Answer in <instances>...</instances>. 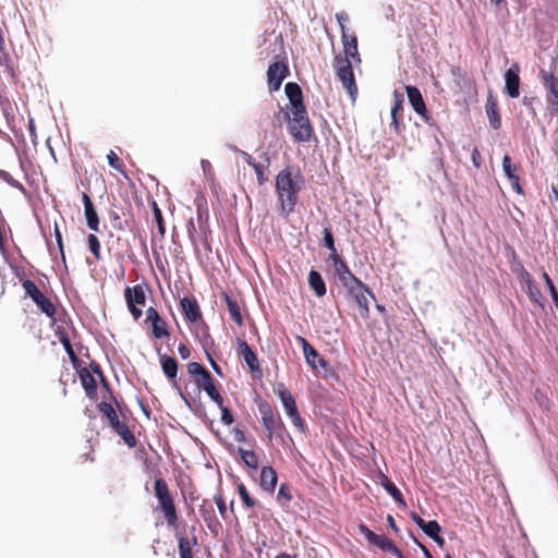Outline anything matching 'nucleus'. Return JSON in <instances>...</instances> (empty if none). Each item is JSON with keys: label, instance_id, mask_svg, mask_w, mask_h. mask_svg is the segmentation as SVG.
Returning a JSON list of instances; mask_svg holds the SVG:
<instances>
[{"label": "nucleus", "instance_id": "1", "mask_svg": "<svg viewBox=\"0 0 558 558\" xmlns=\"http://www.w3.org/2000/svg\"><path fill=\"white\" fill-rule=\"evenodd\" d=\"M289 99L287 110L283 112L288 121V130L296 143H307L314 136V128L307 114L303 100V93L299 84L289 82L284 86Z\"/></svg>", "mask_w": 558, "mask_h": 558}, {"label": "nucleus", "instance_id": "2", "mask_svg": "<svg viewBox=\"0 0 558 558\" xmlns=\"http://www.w3.org/2000/svg\"><path fill=\"white\" fill-rule=\"evenodd\" d=\"M305 187V178L296 166H287L276 175L275 192L278 197L279 214L287 218L299 202V195Z\"/></svg>", "mask_w": 558, "mask_h": 558}, {"label": "nucleus", "instance_id": "3", "mask_svg": "<svg viewBox=\"0 0 558 558\" xmlns=\"http://www.w3.org/2000/svg\"><path fill=\"white\" fill-rule=\"evenodd\" d=\"M154 493L158 501V508L162 512L168 526H177L179 519L177 506L174 498L170 493L168 483L163 477H158L155 480Z\"/></svg>", "mask_w": 558, "mask_h": 558}, {"label": "nucleus", "instance_id": "4", "mask_svg": "<svg viewBox=\"0 0 558 558\" xmlns=\"http://www.w3.org/2000/svg\"><path fill=\"white\" fill-rule=\"evenodd\" d=\"M335 69L342 86L348 90L350 98L354 101L357 95V85L355 82L352 62L342 56L335 57Z\"/></svg>", "mask_w": 558, "mask_h": 558}, {"label": "nucleus", "instance_id": "5", "mask_svg": "<svg viewBox=\"0 0 558 558\" xmlns=\"http://www.w3.org/2000/svg\"><path fill=\"white\" fill-rule=\"evenodd\" d=\"M347 290V293L351 300L354 301L356 306L359 307L360 315L363 318H368L369 316V304L367 300V295L375 299L374 293L371 289L363 283L360 279H356L355 282L349 283L343 287Z\"/></svg>", "mask_w": 558, "mask_h": 558}, {"label": "nucleus", "instance_id": "6", "mask_svg": "<svg viewBox=\"0 0 558 558\" xmlns=\"http://www.w3.org/2000/svg\"><path fill=\"white\" fill-rule=\"evenodd\" d=\"M22 286L26 294L34 301V303L49 317L56 314L53 303L39 290L36 283L29 279H25Z\"/></svg>", "mask_w": 558, "mask_h": 558}, {"label": "nucleus", "instance_id": "7", "mask_svg": "<svg viewBox=\"0 0 558 558\" xmlns=\"http://www.w3.org/2000/svg\"><path fill=\"white\" fill-rule=\"evenodd\" d=\"M124 298L133 318L137 320L142 316V310L137 305L144 306L146 303V294L142 284L128 287L124 290Z\"/></svg>", "mask_w": 558, "mask_h": 558}, {"label": "nucleus", "instance_id": "8", "mask_svg": "<svg viewBox=\"0 0 558 558\" xmlns=\"http://www.w3.org/2000/svg\"><path fill=\"white\" fill-rule=\"evenodd\" d=\"M360 531L364 534L368 543L377 546L378 548L391 553L396 556H401L400 549L393 544V542L386 535L376 534L369 530L365 524L360 525Z\"/></svg>", "mask_w": 558, "mask_h": 558}, {"label": "nucleus", "instance_id": "9", "mask_svg": "<svg viewBox=\"0 0 558 558\" xmlns=\"http://www.w3.org/2000/svg\"><path fill=\"white\" fill-rule=\"evenodd\" d=\"M333 267L335 276L338 278L342 287L355 282L359 279L352 274L345 260L339 254H329L327 259Z\"/></svg>", "mask_w": 558, "mask_h": 558}, {"label": "nucleus", "instance_id": "10", "mask_svg": "<svg viewBox=\"0 0 558 558\" xmlns=\"http://www.w3.org/2000/svg\"><path fill=\"white\" fill-rule=\"evenodd\" d=\"M289 75V66L284 61L272 62L267 70V83L271 92L278 90Z\"/></svg>", "mask_w": 558, "mask_h": 558}, {"label": "nucleus", "instance_id": "11", "mask_svg": "<svg viewBox=\"0 0 558 558\" xmlns=\"http://www.w3.org/2000/svg\"><path fill=\"white\" fill-rule=\"evenodd\" d=\"M278 395L283 404L286 413L291 418L293 425L303 428V420L299 413L295 400L292 395L283 386L278 389Z\"/></svg>", "mask_w": 558, "mask_h": 558}, {"label": "nucleus", "instance_id": "12", "mask_svg": "<svg viewBox=\"0 0 558 558\" xmlns=\"http://www.w3.org/2000/svg\"><path fill=\"white\" fill-rule=\"evenodd\" d=\"M199 513L210 533L217 536L222 525L216 515L213 504L208 499H204L199 505Z\"/></svg>", "mask_w": 558, "mask_h": 558}, {"label": "nucleus", "instance_id": "13", "mask_svg": "<svg viewBox=\"0 0 558 558\" xmlns=\"http://www.w3.org/2000/svg\"><path fill=\"white\" fill-rule=\"evenodd\" d=\"M238 356L243 360L252 373H260V365L256 353L243 339H238Z\"/></svg>", "mask_w": 558, "mask_h": 558}, {"label": "nucleus", "instance_id": "14", "mask_svg": "<svg viewBox=\"0 0 558 558\" xmlns=\"http://www.w3.org/2000/svg\"><path fill=\"white\" fill-rule=\"evenodd\" d=\"M393 106L391 108V126L396 134H401L404 130V124L402 122L403 116V95L398 93L397 90L393 93Z\"/></svg>", "mask_w": 558, "mask_h": 558}, {"label": "nucleus", "instance_id": "15", "mask_svg": "<svg viewBox=\"0 0 558 558\" xmlns=\"http://www.w3.org/2000/svg\"><path fill=\"white\" fill-rule=\"evenodd\" d=\"M520 65L514 62L505 73L506 90L509 97L517 98L520 95Z\"/></svg>", "mask_w": 558, "mask_h": 558}, {"label": "nucleus", "instance_id": "16", "mask_svg": "<svg viewBox=\"0 0 558 558\" xmlns=\"http://www.w3.org/2000/svg\"><path fill=\"white\" fill-rule=\"evenodd\" d=\"M180 306L186 320L191 323L203 320L199 305L194 296L181 299Z\"/></svg>", "mask_w": 558, "mask_h": 558}, {"label": "nucleus", "instance_id": "17", "mask_svg": "<svg viewBox=\"0 0 558 558\" xmlns=\"http://www.w3.org/2000/svg\"><path fill=\"white\" fill-rule=\"evenodd\" d=\"M405 93L409 99L410 105L413 110L420 114L422 118L427 119V108L425 106L423 96L420 89L416 86L407 85Z\"/></svg>", "mask_w": 558, "mask_h": 558}, {"label": "nucleus", "instance_id": "18", "mask_svg": "<svg viewBox=\"0 0 558 558\" xmlns=\"http://www.w3.org/2000/svg\"><path fill=\"white\" fill-rule=\"evenodd\" d=\"M198 388L205 390L208 397L218 405L222 407L223 398L215 386V381L210 373H207L202 379H195Z\"/></svg>", "mask_w": 558, "mask_h": 558}, {"label": "nucleus", "instance_id": "19", "mask_svg": "<svg viewBox=\"0 0 558 558\" xmlns=\"http://www.w3.org/2000/svg\"><path fill=\"white\" fill-rule=\"evenodd\" d=\"M82 201L84 204V215L86 218V223H87L88 229L94 232H98L100 220H99L98 214L96 211V208H95L90 197L88 196V194L83 193Z\"/></svg>", "mask_w": 558, "mask_h": 558}, {"label": "nucleus", "instance_id": "20", "mask_svg": "<svg viewBox=\"0 0 558 558\" xmlns=\"http://www.w3.org/2000/svg\"><path fill=\"white\" fill-rule=\"evenodd\" d=\"M343 49H344V57L349 60L352 59L355 63L361 62V57L357 51V38L355 35H349L347 32H343L341 35Z\"/></svg>", "mask_w": 558, "mask_h": 558}, {"label": "nucleus", "instance_id": "21", "mask_svg": "<svg viewBox=\"0 0 558 558\" xmlns=\"http://www.w3.org/2000/svg\"><path fill=\"white\" fill-rule=\"evenodd\" d=\"M159 355L160 365L166 377L174 385H177L178 375V362L174 357L167 354H161L160 350H157Z\"/></svg>", "mask_w": 558, "mask_h": 558}, {"label": "nucleus", "instance_id": "22", "mask_svg": "<svg viewBox=\"0 0 558 558\" xmlns=\"http://www.w3.org/2000/svg\"><path fill=\"white\" fill-rule=\"evenodd\" d=\"M277 472L270 465H265L260 470L259 485L260 487L268 493H274L277 486Z\"/></svg>", "mask_w": 558, "mask_h": 558}, {"label": "nucleus", "instance_id": "23", "mask_svg": "<svg viewBox=\"0 0 558 558\" xmlns=\"http://www.w3.org/2000/svg\"><path fill=\"white\" fill-rule=\"evenodd\" d=\"M263 426L266 429L267 438L269 441H271L274 437L283 440L286 426L281 416L275 417L274 420H269L268 422L263 423Z\"/></svg>", "mask_w": 558, "mask_h": 558}, {"label": "nucleus", "instance_id": "24", "mask_svg": "<svg viewBox=\"0 0 558 558\" xmlns=\"http://www.w3.org/2000/svg\"><path fill=\"white\" fill-rule=\"evenodd\" d=\"M485 109L490 126L494 130L500 129L501 118L498 110V104L492 95L487 98Z\"/></svg>", "mask_w": 558, "mask_h": 558}, {"label": "nucleus", "instance_id": "25", "mask_svg": "<svg viewBox=\"0 0 558 558\" xmlns=\"http://www.w3.org/2000/svg\"><path fill=\"white\" fill-rule=\"evenodd\" d=\"M223 298L227 304V308L230 315V318L238 325H243V317L241 314V306L236 299L232 298L228 293H223Z\"/></svg>", "mask_w": 558, "mask_h": 558}, {"label": "nucleus", "instance_id": "26", "mask_svg": "<svg viewBox=\"0 0 558 558\" xmlns=\"http://www.w3.org/2000/svg\"><path fill=\"white\" fill-rule=\"evenodd\" d=\"M308 284L318 298H322L326 294V284L318 271L314 269L310 271Z\"/></svg>", "mask_w": 558, "mask_h": 558}, {"label": "nucleus", "instance_id": "27", "mask_svg": "<svg viewBox=\"0 0 558 558\" xmlns=\"http://www.w3.org/2000/svg\"><path fill=\"white\" fill-rule=\"evenodd\" d=\"M112 429L124 440V442L130 448H134L136 446L137 440L124 422L116 423V426L112 427Z\"/></svg>", "mask_w": 558, "mask_h": 558}, {"label": "nucleus", "instance_id": "28", "mask_svg": "<svg viewBox=\"0 0 558 558\" xmlns=\"http://www.w3.org/2000/svg\"><path fill=\"white\" fill-rule=\"evenodd\" d=\"M80 379L82 386L84 387L86 395L92 396L96 392L97 383L94 376L88 372L87 368H82L80 372Z\"/></svg>", "mask_w": 558, "mask_h": 558}, {"label": "nucleus", "instance_id": "29", "mask_svg": "<svg viewBox=\"0 0 558 558\" xmlns=\"http://www.w3.org/2000/svg\"><path fill=\"white\" fill-rule=\"evenodd\" d=\"M381 485L387 490V493L401 506H405V500L403 495L398 489V487L386 476L383 475Z\"/></svg>", "mask_w": 558, "mask_h": 558}, {"label": "nucleus", "instance_id": "30", "mask_svg": "<svg viewBox=\"0 0 558 558\" xmlns=\"http://www.w3.org/2000/svg\"><path fill=\"white\" fill-rule=\"evenodd\" d=\"M539 76L544 87L548 90V95H551L558 90V77L554 73L541 70Z\"/></svg>", "mask_w": 558, "mask_h": 558}, {"label": "nucleus", "instance_id": "31", "mask_svg": "<svg viewBox=\"0 0 558 558\" xmlns=\"http://www.w3.org/2000/svg\"><path fill=\"white\" fill-rule=\"evenodd\" d=\"M97 408H98L99 412L104 416L107 417L111 427H114L116 423L121 422L118 417V414H117L114 408L110 403H108L106 401H101L100 403H98Z\"/></svg>", "mask_w": 558, "mask_h": 558}, {"label": "nucleus", "instance_id": "32", "mask_svg": "<svg viewBox=\"0 0 558 558\" xmlns=\"http://www.w3.org/2000/svg\"><path fill=\"white\" fill-rule=\"evenodd\" d=\"M258 411L260 413L262 424L280 416V414L270 405V403L265 400L258 403Z\"/></svg>", "mask_w": 558, "mask_h": 558}, {"label": "nucleus", "instance_id": "33", "mask_svg": "<svg viewBox=\"0 0 558 558\" xmlns=\"http://www.w3.org/2000/svg\"><path fill=\"white\" fill-rule=\"evenodd\" d=\"M238 452L241 457V460L244 464L251 469L256 470L258 468L259 461L257 454L253 450H246L243 448H239Z\"/></svg>", "mask_w": 558, "mask_h": 558}, {"label": "nucleus", "instance_id": "34", "mask_svg": "<svg viewBox=\"0 0 558 558\" xmlns=\"http://www.w3.org/2000/svg\"><path fill=\"white\" fill-rule=\"evenodd\" d=\"M150 324L153 336L156 339H161L170 336L168 330V324L165 319L159 318L157 320L151 322Z\"/></svg>", "mask_w": 558, "mask_h": 558}, {"label": "nucleus", "instance_id": "35", "mask_svg": "<svg viewBox=\"0 0 558 558\" xmlns=\"http://www.w3.org/2000/svg\"><path fill=\"white\" fill-rule=\"evenodd\" d=\"M178 548L180 558H194L192 551V544L186 536L179 537Z\"/></svg>", "mask_w": 558, "mask_h": 558}, {"label": "nucleus", "instance_id": "36", "mask_svg": "<svg viewBox=\"0 0 558 558\" xmlns=\"http://www.w3.org/2000/svg\"><path fill=\"white\" fill-rule=\"evenodd\" d=\"M86 242L88 245V250L94 255L96 260H101L102 256H101V251H100V242H99L98 238L95 234L90 233L87 235Z\"/></svg>", "mask_w": 558, "mask_h": 558}, {"label": "nucleus", "instance_id": "37", "mask_svg": "<svg viewBox=\"0 0 558 558\" xmlns=\"http://www.w3.org/2000/svg\"><path fill=\"white\" fill-rule=\"evenodd\" d=\"M525 291L533 303L542 305L543 295L534 281L525 284Z\"/></svg>", "mask_w": 558, "mask_h": 558}, {"label": "nucleus", "instance_id": "38", "mask_svg": "<svg viewBox=\"0 0 558 558\" xmlns=\"http://www.w3.org/2000/svg\"><path fill=\"white\" fill-rule=\"evenodd\" d=\"M151 209H153L155 221L157 223L158 232L160 235H165V233H166L165 221H163L161 209L159 208L156 201L151 202Z\"/></svg>", "mask_w": 558, "mask_h": 558}, {"label": "nucleus", "instance_id": "39", "mask_svg": "<svg viewBox=\"0 0 558 558\" xmlns=\"http://www.w3.org/2000/svg\"><path fill=\"white\" fill-rule=\"evenodd\" d=\"M107 159H108V163L111 168H113L121 174L126 175L123 161L118 157V155L113 150H110L107 154Z\"/></svg>", "mask_w": 558, "mask_h": 558}, {"label": "nucleus", "instance_id": "40", "mask_svg": "<svg viewBox=\"0 0 558 558\" xmlns=\"http://www.w3.org/2000/svg\"><path fill=\"white\" fill-rule=\"evenodd\" d=\"M238 493H239V496H240L243 505L246 508H254L256 506L257 501L251 497V495L244 484H240L238 486Z\"/></svg>", "mask_w": 558, "mask_h": 558}, {"label": "nucleus", "instance_id": "41", "mask_svg": "<svg viewBox=\"0 0 558 558\" xmlns=\"http://www.w3.org/2000/svg\"><path fill=\"white\" fill-rule=\"evenodd\" d=\"M187 372L194 376L195 379H202L207 373H209L202 364L197 362H190L187 364Z\"/></svg>", "mask_w": 558, "mask_h": 558}, {"label": "nucleus", "instance_id": "42", "mask_svg": "<svg viewBox=\"0 0 558 558\" xmlns=\"http://www.w3.org/2000/svg\"><path fill=\"white\" fill-rule=\"evenodd\" d=\"M277 499L282 506H287L292 500V494L289 484L282 483L279 487Z\"/></svg>", "mask_w": 558, "mask_h": 558}, {"label": "nucleus", "instance_id": "43", "mask_svg": "<svg viewBox=\"0 0 558 558\" xmlns=\"http://www.w3.org/2000/svg\"><path fill=\"white\" fill-rule=\"evenodd\" d=\"M305 359L306 362L315 369L318 367L327 368L328 366V362L323 356H320V354L317 351L315 355L308 354V357Z\"/></svg>", "mask_w": 558, "mask_h": 558}, {"label": "nucleus", "instance_id": "44", "mask_svg": "<svg viewBox=\"0 0 558 558\" xmlns=\"http://www.w3.org/2000/svg\"><path fill=\"white\" fill-rule=\"evenodd\" d=\"M60 341H61L65 352L68 353L71 362L72 363H76L78 357H77L75 351L73 350V347L71 344V341H70L69 337L66 335H62L60 337Z\"/></svg>", "mask_w": 558, "mask_h": 558}, {"label": "nucleus", "instance_id": "45", "mask_svg": "<svg viewBox=\"0 0 558 558\" xmlns=\"http://www.w3.org/2000/svg\"><path fill=\"white\" fill-rule=\"evenodd\" d=\"M452 76L454 77V82L459 87H462L463 84L466 83L468 76L466 73L458 65L452 66L450 70Z\"/></svg>", "mask_w": 558, "mask_h": 558}, {"label": "nucleus", "instance_id": "46", "mask_svg": "<svg viewBox=\"0 0 558 558\" xmlns=\"http://www.w3.org/2000/svg\"><path fill=\"white\" fill-rule=\"evenodd\" d=\"M423 532L430 538H435L440 533V525L437 521L432 520L425 523Z\"/></svg>", "mask_w": 558, "mask_h": 558}, {"label": "nucleus", "instance_id": "47", "mask_svg": "<svg viewBox=\"0 0 558 558\" xmlns=\"http://www.w3.org/2000/svg\"><path fill=\"white\" fill-rule=\"evenodd\" d=\"M502 169L509 180H510V177L517 175L515 171L518 170V167L515 165H512L511 158L509 155H505L502 158Z\"/></svg>", "mask_w": 558, "mask_h": 558}, {"label": "nucleus", "instance_id": "48", "mask_svg": "<svg viewBox=\"0 0 558 558\" xmlns=\"http://www.w3.org/2000/svg\"><path fill=\"white\" fill-rule=\"evenodd\" d=\"M324 242L326 247L330 251V254H338L337 248L335 246L333 235L330 229H324Z\"/></svg>", "mask_w": 558, "mask_h": 558}, {"label": "nucleus", "instance_id": "49", "mask_svg": "<svg viewBox=\"0 0 558 558\" xmlns=\"http://www.w3.org/2000/svg\"><path fill=\"white\" fill-rule=\"evenodd\" d=\"M296 339L302 345L303 353H304L305 357H308V354L310 355L316 354V349L305 338L298 336Z\"/></svg>", "mask_w": 558, "mask_h": 558}, {"label": "nucleus", "instance_id": "50", "mask_svg": "<svg viewBox=\"0 0 558 558\" xmlns=\"http://www.w3.org/2000/svg\"><path fill=\"white\" fill-rule=\"evenodd\" d=\"M296 339L302 345L303 353H304L305 357H308V354L310 355L316 354V349L305 338L298 336Z\"/></svg>", "mask_w": 558, "mask_h": 558}, {"label": "nucleus", "instance_id": "51", "mask_svg": "<svg viewBox=\"0 0 558 558\" xmlns=\"http://www.w3.org/2000/svg\"><path fill=\"white\" fill-rule=\"evenodd\" d=\"M214 501L218 508L219 514L222 519H226L227 515V505L221 494H217L214 496Z\"/></svg>", "mask_w": 558, "mask_h": 558}, {"label": "nucleus", "instance_id": "52", "mask_svg": "<svg viewBox=\"0 0 558 558\" xmlns=\"http://www.w3.org/2000/svg\"><path fill=\"white\" fill-rule=\"evenodd\" d=\"M199 323V338H201V341L204 343V344H207L208 340L211 339L210 335H209V328L207 326V324L203 320L198 322Z\"/></svg>", "mask_w": 558, "mask_h": 558}, {"label": "nucleus", "instance_id": "53", "mask_svg": "<svg viewBox=\"0 0 558 558\" xmlns=\"http://www.w3.org/2000/svg\"><path fill=\"white\" fill-rule=\"evenodd\" d=\"M518 279L524 286L534 281L530 272L522 265L519 267Z\"/></svg>", "mask_w": 558, "mask_h": 558}, {"label": "nucleus", "instance_id": "54", "mask_svg": "<svg viewBox=\"0 0 558 558\" xmlns=\"http://www.w3.org/2000/svg\"><path fill=\"white\" fill-rule=\"evenodd\" d=\"M219 408L221 410V422L225 425H228V426L231 425L234 421L231 411L228 408H226L223 404H222V407H219Z\"/></svg>", "mask_w": 558, "mask_h": 558}, {"label": "nucleus", "instance_id": "55", "mask_svg": "<svg viewBox=\"0 0 558 558\" xmlns=\"http://www.w3.org/2000/svg\"><path fill=\"white\" fill-rule=\"evenodd\" d=\"M54 236H56V241H57V244H58V247H59V251H60L61 258L64 262L65 260V254H64V248H63L62 234H61V232H60V230H59L57 225L54 226Z\"/></svg>", "mask_w": 558, "mask_h": 558}, {"label": "nucleus", "instance_id": "56", "mask_svg": "<svg viewBox=\"0 0 558 558\" xmlns=\"http://www.w3.org/2000/svg\"><path fill=\"white\" fill-rule=\"evenodd\" d=\"M254 171L256 173L258 184L263 185L267 180V178L265 177V173H264L263 166L260 163L254 165Z\"/></svg>", "mask_w": 558, "mask_h": 558}, {"label": "nucleus", "instance_id": "57", "mask_svg": "<svg viewBox=\"0 0 558 558\" xmlns=\"http://www.w3.org/2000/svg\"><path fill=\"white\" fill-rule=\"evenodd\" d=\"M336 19L339 23V26H340V29H341V35L343 34V32H345V22L349 20V16L345 12H338L336 13Z\"/></svg>", "mask_w": 558, "mask_h": 558}, {"label": "nucleus", "instance_id": "58", "mask_svg": "<svg viewBox=\"0 0 558 558\" xmlns=\"http://www.w3.org/2000/svg\"><path fill=\"white\" fill-rule=\"evenodd\" d=\"M178 352L182 360H187L191 356V350L185 343H179Z\"/></svg>", "mask_w": 558, "mask_h": 558}, {"label": "nucleus", "instance_id": "59", "mask_svg": "<svg viewBox=\"0 0 558 558\" xmlns=\"http://www.w3.org/2000/svg\"><path fill=\"white\" fill-rule=\"evenodd\" d=\"M161 318V316L159 315L158 311L155 308V307H148L147 311H146V322H154V320H157Z\"/></svg>", "mask_w": 558, "mask_h": 558}, {"label": "nucleus", "instance_id": "60", "mask_svg": "<svg viewBox=\"0 0 558 558\" xmlns=\"http://www.w3.org/2000/svg\"><path fill=\"white\" fill-rule=\"evenodd\" d=\"M510 183H511V186L512 189L518 193V194H523V189L522 186L520 185V179H519V175H512L510 177Z\"/></svg>", "mask_w": 558, "mask_h": 558}, {"label": "nucleus", "instance_id": "61", "mask_svg": "<svg viewBox=\"0 0 558 558\" xmlns=\"http://www.w3.org/2000/svg\"><path fill=\"white\" fill-rule=\"evenodd\" d=\"M471 157H472V162H473L474 167L480 168L481 167V154H480V150L477 147H474L472 149Z\"/></svg>", "mask_w": 558, "mask_h": 558}, {"label": "nucleus", "instance_id": "62", "mask_svg": "<svg viewBox=\"0 0 558 558\" xmlns=\"http://www.w3.org/2000/svg\"><path fill=\"white\" fill-rule=\"evenodd\" d=\"M207 355V360L210 364V366L213 367V369L219 375V376H222V371H221V367L217 364V362L213 359V356L210 355V353H206Z\"/></svg>", "mask_w": 558, "mask_h": 558}, {"label": "nucleus", "instance_id": "63", "mask_svg": "<svg viewBox=\"0 0 558 558\" xmlns=\"http://www.w3.org/2000/svg\"><path fill=\"white\" fill-rule=\"evenodd\" d=\"M547 102L556 108L558 111V90L551 95H547Z\"/></svg>", "mask_w": 558, "mask_h": 558}, {"label": "nucleus", "instance_id": "64", "mask_svg": "<svg viewBox=\"0 0 558 558\" xmlns=\"http://www.w3.org/2000/svg\"><path fill=\"white\" fill-rule=\"evenodd\" d=\"M410 517L420 529H424L426 521L423 520L417 513L412 512Z\"/></svg>", "mask_w": 558, "mask_h": 558}]
</instances>
